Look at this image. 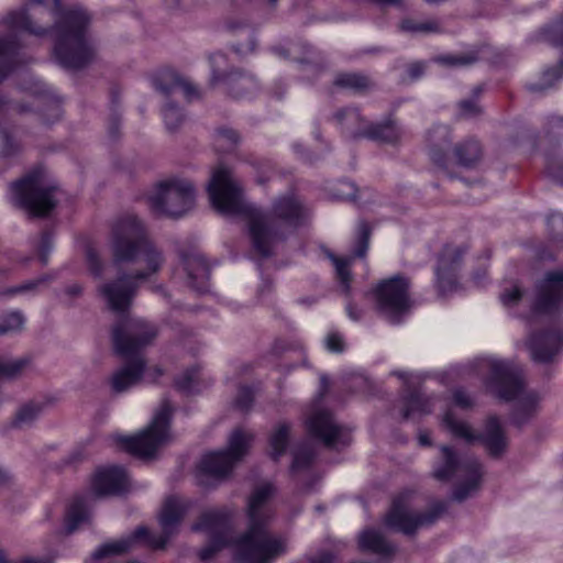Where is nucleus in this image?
Wrapping results in <instances>:
<instances>
[{
  "label": "nucleus",
  "instance_id": "16",
  "mask_svg": "<svg viewBox=\"0 0 563 563\" xmlns=\"http://www.w3.org/2000/svg\"><path fill=\"white\" fill-rule=\"evenodd\" d=\"M442 423L454 438L461 439L466 443L481 440L492 456H500L507 448L505 431L497 417L487 419L482 434L475 433L464 420L456 417L452 409L444 413Z\"/></svg>",
  "mask_w": 563,
  "mask_h": 563
},
{
  "label": "nucleus",
  "instance_id": "41",
  "mask_svg": "<svg viewBox=\"0 0 563 563\" xmlns=\"http://www.w3.org/2000/svg\"><path fill=\"white\" fill-rule=\"evenodd\" d=\"M500 302L507 309H514L518 307L523 300V289L522 287L514 283L504 288L500 296Z\"/></svg>",
  "mask_w": 563,
  "mask_h": 563
},
{
  "label": "nucleus",
  "instance_id": "38",
  "mask_svg": "<svg viewBox=\"0 0 563 563\" xmlns=\"http://www.w3.org/2000/svg\"><path fill=\"white\" fill-rule=\"evenodd\" d=\"M563 76V59L554 67L545 69L538 81L529 84V90L533 92H543Z\"/></svg>",
  "mask_w": 563,
  "mask_h": 563
},
{
  "label": "nucleus",
  "instance_id": "2",
  "mask_svg": "<svg viewBox=\"0 0 563 563\" xmlns=\"http://www.w3.org/2000/svg\"><path fill=\"white\" fill-rule=\"evenodd\" d=\"M208 195L212 207L220 213L246 216L253 251L263 258L273 256L277 245L308 218V209L292 194L277 198L272 205L271 213L249 205L239 181L223 165L213 169Z\"/></svg>",
  "mask_w": 563,
  "mask_h": 563
},
{
  "label": "nucleus",
  "instance_id": "4",
  "mask_svg": "<svg viewBox=\"0 0 563 563\" xmlns=\"http://www.w3.org/2000/svg\"><path fill=\"white\" fill-rule=\"evenodd\" d=\"M110 250L115 264L139 262L144 268L132 273L143 283L157 274L165 264V256L147 236L143 221L135 214L118 217L111 227Z\"/></svg>",
  "mask_w": 563,
  "mask_h": 563
},
{
  "label": "nucleus",
  "instance_id": "45",
  "mask_svg": "<svg viewBox=\"0 0 563 563\" xmlns=\"http://www.w3.org/2000/svg\"><path fill=\"white\" fill-rule=\"evenodd\" d=\"M371 228L366 222H361L357 227V238L354 253L358 257L365 256L368 249Z\"/></svg>",
  "mask_w": 563,
  "mask_h": 563
},
{
  "label": "nucleus",
  "instance_id": "40",
  "mask_svg": "<svg viewBox=\"0 0 563 563\" xmlns=\"http://www.w3.org/2000/svg\"><path fill=\"white\" fill-rule=\"evenodd\" d=\"M478 59L477 54L475 52H465L457 54H446L437 57V62L449 66V67H466Z\"/></svg>",
  "mask_w": 563,
  "mask_h": 563
},
{
  "label": "nucleus",
  "instance_id": "46",
  "mask_svg": "<svg viewBox=\"0 0 563 563\" xmlns=\"http://www.w3.org/2000/svg\"><path fill=\"white\" fill-rule=\"evenodd\" d=\"M3 104V99L0 97V108ZM19 144L14 141L11 134L0 128V154L4 156L12 155L19 150Z\"/></svg>",
  "mask_w": 563,
  "mask_h": 563
},
{
  "label": "nucleus",
  "instance_id": "33",
  "mask_svg": "<svg viewBox=\"0 0 563 563\" xmlns=\"http://www.w3.org/2000/svg\"><path fill=\"white\" fill-rule=\"evenodd\" d=\"M88 519V507L86 497L74 498L68 507L65 518V529L68 533L74 532L77 527Z\"/></svg>",
  "mask_w": 563,
  "mask_h": 563
},
{
  "label": "nucleus",
  "instance_id": "29",
  "mask_svg": "<svg viewBox=\"0 0 563 563\" xmlns=\"http://www.w3.org/2000/svg\"><path fill=\"white\" fill-rule=\"evenodd\" d=\"M402 135L404 130L396 121L386 120L379 123L371 122L365 137L380 143L395 145L400 142Z\"/></svg>",
  "mask_w": 563,
  "mask_h": 563
},
{
  "label": "nucleus",
  "instance_id": "61",
  "mask_svg": "<svg viewBox=\"0 0 563 563\" xmlns=\"http://www.w3.org/2000/svg\"><path fill=\"white\" fill-rule=\"evenodd\" d=\"M21 563H47V562L40 560V559L26 558Z\"/></svg>",
  "mask_w": 563,
  "mask_h": 563
},
{
  "label": "nucleus",
  "instance_id": "7",
  "mask_svg": "<svg viewBox=\"0 0 563 563\" xmlns=\"http://www.w3.org/2000/svg\"><path fill=\"white\" fill-rule=\"evenodd\" d=\"M483 466L473 456H461L451 446L440 449V459L433 468V477L439 481L455 483L452 498L463 501L474 496L481 488Z\"/></svg>",
  "mask_w": 563,
  "mask_h": 563
},
{
  "label": "nucleus",
  "instance_id": "58",
  "mask_svg": "<svg viewBox=\"0 0 563 563\" xmlns=\"http://www.w3.org/2000/svg\"><path fill=\"white\" fill-rule=\"evenodd\" d=\"M81 290H82L81 286L75 284V285L67 287L66 292L73 297H77L81 294Z\"/></svg>",
  "mask_w": 563,
  "mask_h": 563
},
{
  "label": "nucleus",
  "instance_id": "36",
  "mask_svg": "<svg viewBox=\"0 0 563 563\" xmlns=\"http://www.w3.org/2000/svg\"><path fill=\"white\" fill-rule=\"evenodd\" d=\"M454 155L460 165L472 167L481 158V146L477 141L468 140L455 146Z\"/></svg>",
  "mask_w": 563,
  "mask_h": 563
},
{
  "label": "nucleus",
  "instance_id": "56",
  "mask_svg": "<svg viewBox=\"0 0 563 563\" xmlns=\"http://www.w3.org/2000/svg\"><path fill=\"white\" fill-rule=\"evenodd\" d=\"M424 71V64L417 62L408 67V74L412 79L419 78Z\"/></svg>",
  "mask_w": 563,
  "mask_h": 563
},
{
  "label": "nucleus",
  "instance_id": "39",
  "mask_svg": "<svg viewBox=\"0 0 563 563\" xmlns=\"http://www.w3.org/2000/svg\"><path fill=\"white\" fill-rule=\"evenodd\" d=\"M400 29L412 34H430L440 32V24L435 20H413L405 19L401 21Z\"/></svg>",
  "mask_w": 563,
  "mask_h": 563
},
{
  "label": "nucleus",
  "instance_id": "60",
  "mask_svg": "<svg viewBox=\"0 0 563 563\" xmlns=\"http://www.w3.org/2000/svg\"><path fill=\"white\" fill-rule=\"evenodd\" d=\"M419 443L421 445H429L431 442H430V437L427 432H421L419 434Z\"/></svg>",
  "mask_w": 563,
  "mask_h": 563
},
{
  "label": "nucleus",
  "instance_id": "53",
  "mask_svg": "<svg viewBox=\"0 0 563 563\" xmlns=\"http://www.w3.org/2000/svg\"><path fill=\"white\" fill-rule=\"evenodd\" d=\"M460 112L463 117H475L481 112L478 104L474 100H463L460 102Z\"/></svg>",
  "mask_w": 563,
  "mask_h": 563
},
{
  "label": "nucleus",
  "instance_id": "8",
  "mask_svg": "<svg viewBox=\"0 0 563 563\" xmlns=\"http://www.w3.org/2000/svg\"><path fill=\"white\" fill-rule=\"evenodd\" d=\"M186 511L187 504L181 498L172 496L166 499L161 512L162 536H151L146 528L140 527L130 537L102 544L92 555L98 560L112 554H122L141 540H146V543L154 549H163L177 530Z\"/></svg>",
  "mask_w": 563,
  "mask_h": 563
},
{
  "label": "nucleus",
  "instance_id": "35",
  "mask_svg": "<svg viewBox=\"0 0 563 563\" xmlns=\"http://www.w3.org/2000/svg\"><path fill=\"white\" fill-rule=\"evenodd\" d=\"M44 411V404L29 401L22 405L14 417L13 426L20 429L31 427Z\"/></svg>",
  "mask_w": 563,
  "mask_h": 563
},
{
  "label": "nucleus",
  "instance_id": "43",
  "mask_svg": "<svg viewBox=\"0 0 563 563\" xmlns=\"http://www.w3.org/2000/svg\"><path fill=\"white\" fill-rule=\"evenodd\" d=\"M240 141V135L231 129H221L216 136V145L222 152L232 151Z\"/></svg>",
  "mask_w": 563,
  "mask_h": 563
},
{
  "label": "nucleus",
  "instance_id": "19",
  "mask_svg": "<svg viewBox=\"0 0 563 563\" xmlns=\"http://www.w3.org/2000/svg\"><path fill=\"white\" fill-rule=\"evenodd\" d=\"M545 153V173L554 181L563 185V118L551 115L541 141Z\"/></svg>",
  "mask_w": 563,
  "mask_h": 563
},
{
  "label": "nucleus",
  "instance_id": "49",
  "mask_svg": "<svg viewBox=\"0 0 563 563\" xmlns=\"http://www.w3.org/2000/svg\"><path fill=\"white\" fill-rule=\"evenodd\" d=\"M86 262L89 272L93 276L99 277L102 273L103 265L100 260L99 253L92 246H87L86 249Z\"/></svg>",
  "mask_w": 563,
  "mask_h": 563
},
{
  "label": "nucleus",
  "instance_id": "20",
  "mask_svg": "<svg viewBox=\"0 0 563 563\" xmlns=\"http://www.w3.org/2000/svg\"><path fill=\"white\" fill-rule=\"evenodd\" d=\"M306 426L309 433L328 448L347 444L343 429L335 422L331 412L319 405H313L311 408L306 419Z\"/></svg>",
  "mask_w": 563,
  "mask_h": 563
},
{
  "label": "nucleus",
  "instance_id": "15",
  "mask_svg": "<svg viewBox=\"0 0 563 563\" xmlns=\"http://www.w3.org/2000/svg\"><path fill=\"white\" fill-rule=\"evenodd\" d=\"M445 510V504L438 501L427 511H416L411 507L410 494L397 496L385 515L386 527L404 534H413L418 529L432 525Z\"/></svg>",
  "mask_w": 563,
  "mask_h": 563
},
{
  "label": "nucleus",
  "instance_id": "27",
  "mask_svg": "<svg viewBox=\"0 0 563 563\" xmlns=\"http://www.w3.org/2000/svg\"><path fill=\"white\" fill-rule=\"evenodd\" d=\"M451 144V132L446 125H434L427 134V148L431 161L444 167Z\"/></svg>",
  "mask_w": 563,
  "mask_h": 563
},
{
  "label": "nucleus",
  "instance_id": "6",
  "mask_svg": "<svg viewBox=\"0 0 563 563\" xmlns=\"http://www.w3.org/2000/svg\"><path fill=\"white\" fill-rule=\"evenodd\" d=\"M481 368L488 372L486 387L498 398L517 400L514 415L517 424L525 423L537 410L540 397L534 391H525V380L520 366L498 360H485Z\"/></svg>",
  "mask_w": 563,
  "mask_h": 563
},
{
  "label": "nucleus",
  "instance_id": "32",
  "mask_svg": "<svg viewBox=\"0 0 563 563\" xmlns=\"http://www.w3.org/2000/svg\"><path fill=\"white\" fill-rule=\"evenodd\" d=\"M290 435V426L286 422L278 423L272 431L269 443V456L278 461L286 452Z\"/></svg>",
  "mask_w": 563,
  "mask_h": 563
},
{
  "label": "nucleus",
  "instance_id": "12",
  "mask_svg": "<svg viewBox=\"0 0 563 563\" xmlns=\"http://www.w3.org/2000/svg\"><path fill=\"white\" fill-rule=\"evenodd\" d=\"M172 411L170 404L164 400L144 431L134 437L114 434L112 438L117 444L133 455L140 457L153 456L159 448L169 441Z\"/></svg>",
  "mask_w": 563,
  "mask_h": 563
},
{
  "label": "nucleus",
  "instance_id": "13",
  "mask_svg": "<svg viewBox=\"0 0 563 563\" xmlns=\"http://www.w3.org/2000/svg\"><path fill=\"white\" fill-rule=\"evenodd\" d=\"M254 435L242 428L232 431L225 450L207 453L199 463V471L214 478L227 476L249 453Z\"/></svg>",
  "mask_w": 563,
  "mask_h": 563
},
{
  "label": "nucleus",
  "instance_id": "31",
  "mask_svg": "<svg viewBox=\"0 0 563 563\" xmlns=\"http://www.w3.org/2000/svg\"><path fill=\"white\" fill-rule=\"evenodd\" d=\"M210 384V380H206L202 377V373L200 367L195 366L185 371L179 377L176 378L175 385L177 389L187 393L194 394L199 393L202 388L207 387Z\"/></svg>",
  "mask_w": 563,
  "mask_h": 563
},
{
  "label": "nucleus",
  "instance_id": "55",
  "mask_svg": "<svg viewBox=\"0 0 563 563\" xmlns=\"http://www.w3.org/2000/svg\"><path fill=\"white\" fill-rule=\"evenodd\" d=\"M309 563H334L333 555L329 551H322L309 559Z\"/></svg>",
  "mask_w": 563,
  "mask_h": 563
},
{
  "label": "nucleus",
  "instance_id": "52",
  "mask_svg": "<svg viewBox=\"0 0 563 563\" xmlns=\"http://www.w3.org/2000/svg\"><path fill=\"white\" fill-rule=\"evenodd\" d=\"M325 346L330 352L341 353L344 350L343 339L336 333H331L325 339Z\"/></svg>",
  "mask_w": 563,
  "mask_h": 563
},
{
  "label": "nucleus",
  "instance_id": "23",
  "mask_svg": "<svg viewBox=\"0 0 563 563\" xmlns=\"http://www.w3.org/2000/svg\"><path fill=\"white\" fill-rule=\"evenodd\" d=\"M464 250L461 246L448 245L443 249L437 267L439 291L446 295L456 288V271Z\"/></svg>",
  "mask_w": 563,
  "mask_h": 563
},
{
  "label": "nucleus",
  "instance_id": "44",
  "mask_svg": "<svg viewBox=\"0 0 563 563\" xmlns=\"http://www.w3.org/2000/svg\"><path fill=\"white\" fill-rule=\"evenodd\" d=\"M331 261L335 266L336 276L340 279L341 284L344 286L345 290L349 289L351 283V274L349 267L351 265V258H339L334 255H329Z\"/></svg>",
  "mask_w": 563,
  "mask_h": 563
},
{
  "label": "nucleus",
  "instance_id": "54",
  "mask_svg": "<svg viewBox=\"0 0 563 563\" xmlns=\"http://www.w3.org/2000/svg\"><path fill=\"white\" fill-rule=\"evenodd\" d=\"M51 249H52L51 236L48 233H43L42 238H41V245H40L41 261L43 263H46L47 254Z\"/></svg>",
  "mask_w": 563,
  "mask_h": 563
},
{
  "label": "nucleus",
  "instance_id": "1",
  "mask_svg": "<svg viewBox=\"0 0 563 563\" xmlns=\"http://www.w3.org/2000/svg\"><path fill=\"white\" fill-rule=\"evenodd\" d=\"M24 7L9 11L2 24L10 33L0 35V80L16 65L19 43L14 31L36 37L54 36V56L65 68L88 64L95 48L87 37L90 14L81 7L64 9L60 0H23Z\"/></svg>",
  "mask_w": 563,
  "mask_h": 563
},
{
  "label": "nucleus",
  "instance_id": "25",
  "mask_svg": "<svg viewBox=\"0 0 563 563\" xmlns=\"http://www.w3.org/2000/svg\"><path fill=\"white\" fill-rule=\"evenodd\" d=\"M401 379L409 385L411 375L408 373L396 372ZM406 396L402 398L401 415L404 419H416L432 411L434 404L433 397H427L420 389H410L408 386Z\"/></svg>",
  "mask_w": 563,
  "mask_h": 563
},
{
  "label": "nucleus",
  "instance_id": "22",
  "mask_svg": "<svg viewBox=\"0 0 563 563\" xmlns=\"http://www.w3.org/2000/svg\"><path fill=\"white\" fill-rule=\"evenodd\" d=\"M531 357L539 363L554 361L555 356L563 350V331H540L531 333L527 341Z\"/></svg>",
  "mask_w": 563,
  "mask_h": 563
},
{
  "label": "nucleus",
  "instance_id": "10",
  "mask_svg": "<svg viewBox=\"0 0 563 563\" xmlns=\"http://www.w3.org/2000/svg\"><path fill=\"white\" fill-rule=\"evenodd\" d=\"M56 187L51 185L41 169H34L13 181L9 188V201L36 217L46 216L56 205Z\"/></svg>",
  "mask_w": 563,
  "mask_h": 563
},
{
  "label": "nucleus",
  "instance_id": "50",
  "mask_svg": "<svg viewBox=\"0 0 563 563\" xmlns=\"http://www.w3.org/2000/svg\"><path fill=\"white\" fill-rule=\"evenodd\" d=\"M254 400V391L252 388L242 386L239 388L236 398H235V407L242 411H246L251 408Z\"/></svg>",
  "mask_w": 563,
  "mask_h": 563
},
{
  "label": "nucleus",
  "instance_id": "51",
  "mask_svg": "<svg viewBox=\"0 0 563 563\" xmlns=\"http://www.w3.org/2000/svg\"><path fill=\"white\" fill-rule=\"evenodd\" d=\"M453 401L457 407L462 409H468L474 405V399L471 397V395L462 389H456L454 391Z\"/></svg>",
  "mask_w": 563,
  "mask_h": 563
},
{
  "label": "nucleus",
  "instance_id": "34",
  "mask_svg": "<svg viewBox=\"0 0 563 563\" xmlns=\"http://www.w3.org/2000/svg\"><path fill=\"white\" fill-rule=\"evenodd\" d=\"M333 85L353 92H362L371 88L372 81L362 74L340 73L334 77Z\"/></svg>",
  "mask_w": 563,
  "mask_h": 563
},
{
  "label": "nucleus",
  "instance_id": "14",
  "mask_svg": "<svg viewBox=\"0 0 563 563\" xmlns=\"http://www.w3.org/2000/svg\"><path fill=\"white\" fill-rule=\"evenodd\" d=\"M409 280L400 275L384 279L373 289L375 307L388 322L397 324L411 308Z\"/></svg>",
  "mask_w": 563,
  "mask_h": 563
},
{
  "label": "nucleus",
  "instance_id": "5",
  "mask_svg": "<svg viewBox=\"0 0 563 563\" xmlns=\"http://www.w3.org/2000/svg\"><path fill=\"white\" fill-rule=\"evenodd\" d=\"M156 334L154 325L130 317L124 318L113 328L114 349L118 354L129 358L111 376L110 384L114 393H124L140 384L146 366L140 351L151 344Z\"/></svg>",
  "mask_w": 563,
  "mask_h": 563
},
{
  "label": "nucleus",
  "instance_id": "57",
  "mask_svg": "<svg viewBox=\"0 0 563 563\" xmlns=\"http://www.w3.org/2000/svg\"><path fill=\"white\" fill-rule=\"evenodd\" d=\"M346 313L349 316V318L353 321H358L361 320L362 316H363V312L361 309H358L355 305L353 303H347L346 305Z\"/></svg>",
  "mask_w": 563,
  "mask_h": 563
},
{
  "label": "nucleus",
  "instance_id": "62",
  "mask_svg": "<svg viewBox=\"0 0 563 563\" xmlns=\"http://www.w3.org/2000/svg\"><path fill=\"white\" fill-rule=\"evenodd\" d=\"M0 563H12L7 559L5 553L2 550H0Z\"/></svg>",
  "mask_w": 563,
  "mask_h": 563
},
{
  "label": "nucleus",
  "instance_id": "42",
  "mask_svg": "<svg viewBox=\"0 0 563 563\" xmlns=\"http://www.w3.org/2000/svg\"><path fill=\"white\" fill-rule=\"evenodd\" d=\"M24 324V317L20 311H11L0 316V335L19 331Z\"/></svg>",
  "mask_w": 563,
  "mask_h": 563
},
{
  "label": "nucleus",
  "instance_id": "63",
  "mask_svg": "<svg viewBox=\"0 0 563 563\" xmlns=\"http://www.w3.org/2000/svg\"><path fill=\"white\" fill-rule=\"evenodd\" d=\"M35 286V284H26L24 286H22L19 290H26V289H31Z\"/></svg>",
  "mask_w": 563,
  "mask_h": 563
},
{
  "label": "nucleus",
  "instance_id": "26",
  "mask_svg": "<svg viewBox=\"0 0 563 563\" xmlns=\"http://www.w3.org/2000/svg\"><path fill=\"white\" fill-rule=\"evenodd\" d=\"M181 265L188 286L198 292H206L209 289L210 272L203 256L197 252L183 255Z\"/></svg>",
  "mask_w": 563,
  "mask_h": 563
},
{
  "label": "nucleus",
  "instance_id": "3",
  "mask_svg": "<svg viewBox=\"0 0 563 563\" xmlns=\"http://www.w3.org/2000/svg\"><path fill=\"white\" fill-rule=\"evenodd\" d=\"M274 487L266 483L257 486L249 499L246 531L232 540L228 515L222 510H208L202 514L194 530H202L210 534V542L200 550L201 561L210 560L222 548L231 544L235 558L242 563H273L286 553V540L269 531L273 510L269 499Z\"/></svg>",
  "mask_w": 563,
  "mask_h": 563
},
{
  "label": "nucleus",
  "instance_id": "64",
  "mask_svg": "<svg viewBox=\"0 0 563 563\" xmlns=\"http://www.w3.org/2000/svg\"><path fill=\"white\" fill-rule=\"evenodd\" d=\"M155 372H156V374H157L158 376H161V375H162V373H163V372H162V369H161L159 367H155Z\"/></svg>",
  "mask_w": 563,
  "mask_h": 563
},
{
  "label": "nucleus",
  "instance_id": "11",
  "mask_svg": "<svg viewBox=\"0 0 563 563\" xmlns=\"http://www.w3.org/2000/svg\"><path fill=\"white\" fill-rule=\"evenodd\" d=\"M195 197L196 190L190 180L170 177L158 181L147 200L155 214L178 218L192 208Z\"/></svg>",
  "mask_w": 563,
  "mask_h": 563
},
{
  "label": "nucleus",
  "instance_id": "37",
  "mask_svg": "<svg viewBox=\"0 0 563 563\" xmlns=\"http://www.w3.org/2000/svg\"><path fill=\"white\" fill-rule=\"evenodd\" d=\"M314 457L313 448L309 443H301L292 451L290 472L297 475L309 468Z\"/></svg>",
  "mask_w": 563,
  "mask_h": 563
},
{
  "label": "nucleus",
  "instance_id": "47",
  "mask_svg": "<svg viewBox=\"0 0 563 563\" xmlns=\"http://www.w3.org/2000/svg\"><path fill=\"white\" fill-rule=\"evenodd\" d=\"M544 37L553 45L563 44V18L553 22L544 30Z\"/></svg>",
  "mask_w": 563,
  "mask_h": 563
},
{
  "label": "nucleus",
  "instance_id": "48",
  "mask_svg": "<svg viewBox=\"0 0 563 563\" xmlns=\"http://www.w3.org/2000/svg\"><path fill=\"white\" fill-rule=\"evenodd\" d=\"M307 56L305 58L299 59V63L302 65V70L316 75L320 71L321 67L319 64V55L310 47L306 49Z\"/></svg>",
  "mask_w": 563,
  "mask_h": 563
},
{
  "label": "nucleus",
  "instance_id": "21",
  "mask_svg": "<svg viewBox=\"0 0 563 563\" xmlns=\"http://www.w3.org/2000/svg\"><path fill=\"white\" fill-rule=\"evenodd\" d=\"M563 307V271L549 272L537 285L531 316L552 313Z\"/></svg>",
  "mask_w": 563,
  "mask_h": 563
},
{
  "label": "nucleus",
  "instance_id": "17",
  "mask_svg": "<svg viewBox=\"0 0 563 563\" xmlns=\"http://www.w3.org/2000/svg\"><path fill=\"white\" fill-rule=\"evenodd\" d=\"M211 66L210 84L212 86L223 85L227 92L233 98L241 99L255 95L258 90L256 79L240 70L223 71L227 58L222 53H214L209 57Z\"/></svg>",
  "mask_w": 563,
  "mask_h": 563
},
{
  "label": "nucleus",
  "instance_id": "18",
  "mask_svg": "<svg viewBox=\"0 0 563 563\" xmlns=\"http://www.w3.org/2000/svg\"><path fill=\"white\" fill-rule=\"evenodd\" d=\"M140 284L132 273L119 272L114 278L101 283L97 291L110 310L124 314L130 308Z\"/></svg>",
  "mask_w": 563,
  "mask_h": 563
},
{
  "label": "nucleus",
  "instance_id": "59",
  "mask_svg": "<svg viewBox=\"0 0 563 563\" xmlns=\"http://www.w3.org/2000/svg\"><path fill=\"white\" fill-rule=\"evenodd\" d=\"M11 481V475L0 468V486L8 484Z\"/></svg>",
  "mask_w": 563,
  "mask_h": 563
},
{
  "label": "nucleus",
  "instance_id": "9",
  "mask_svg": "<svg viewBox=\"0 0 563 563\" xmlns=\"http://www.w3.org/2000/svg\"><path fill=\"white\" fill-rule=\"evenodd\" d=\"M152 85L163 98V120L166 129L173 132L177 130L185 120L183 109L175 101L181 97L187 102H191L200 98V92L191 81L172 69L158 71L152 78Z\"/></svg>",
  "mask_w": 563,
  "mask_h": 563
},
{
  "label": "nucleus",
  "instance_id": "24",
  "mask_svg": "<svg viewBox=\"0 0 563 563\" xmlns=\"http://www.w3.org/2000/svg\"><path fill=\"white\" fill-rule=\"evenodd\" d=\"M128 486V475L121 466H110L99 470L92 479V492L97 496L114 495Z\"/></svg>",
  "mask_w": 563,
  "mask_h": 563
},
{
  "label": "nucleus",
  "instance_id": "28",
  "mask_svg": "<svg viewBox=\"0 0 563 563\" xmlns=\"http://www.w3.org/2000/svg\"><path fill=\"white\" fill-rule=\"evenodd\" d=\"M334 122L352 139L365 137L368 122L355 108H343L333 114Z\"/></svg>",
  "mask_w": 563,
  "mask_h": 563
},
{
  "label": "nucleus",
  "instance_id": "30",
  "mask_svg": "<svg viewBox=\"0 0 563 563\" xmlns=\"http://www.w3.org/2000/svg\"><path fill=\"white\" fill-rule=\"evenodd\" d=\"M358 544L362 550L380 555H389L395 552V547L376 529L364 530L358 537Z\"/></svg>",
  "mask_w": 563,
  "mask_h": 563
}]
</instances>
